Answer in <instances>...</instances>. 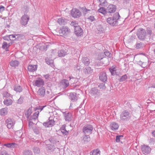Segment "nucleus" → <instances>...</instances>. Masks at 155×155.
<instances>
[{
	"label": "nucleus",
	"instance_id": "603ef678",
	"mask_svg": "<svg viewBox=\"0 0 155 155\" xmlns=\"http://www.w3.org/2000/svg\"><path fill=\"white\" fill-rule=\"evenodd\" d=\"M98 87L100 89H104L106 88L105 84L104 83H101L99 85Z\"/></svg>",
	"mask_w": 155,
	"mask_h": 155
},
{
	"label": "nucleus",
	"instance_id": "6e6552de",
	"mask_svg": "<svg viewBox=\"0 0 155 155\" xmlns=\"http://www.w3.org/2000/svg\"><path fill=\"white\" fill-rule=\"evenodd\" d=\"M63 114L64 116V119L66 121L69 122L72 120L73 117L72 114L71 112L65 111L63 112Z\"/></svg>",
	"mask_w": 155,
	"mask_h": 155
},
{
	"label": "nucleus",
	"instance_id": "e433bc0d",
	"mask_svg": "<svg viewBox=\"0 0 155 155\" xmlns=\"http://www.w3.org/2000/svg\"><path fill=\"white\" fill-rule=\"evenodd\" d=\"M101 54H102L103 55L102 57H100V58L102 59L104 57H105V56H106L107 57L109 56L110 55V53L109 51H107L105 50L104 53L102 52Z\"/></svg>",
	"mask_w": 155,
	"mask_h": 155
},
{
	"label": "nucleus",
	"instance_id": "58836bf2",
	"mask_svg": "<svg viewBox=\"0 0 155 155\" xmlns=\"http://www.w3.org/2000/svg\"><path fill=\"white\" fill-rule=\"evenodd\" d=\"M100 3L99 5L105 6L107 5V2L106 0H99Z\"/></svg>",
	"mask_w": 155,
	"mask_h": 155
},
{
	"label": "nucleus",
	"instance_id": "ea45409f",
	"mask_svg": "<svg viewBox=\"0 0 155 155\" xmlns=\"http://www.w3.org/2000/svg\"><path fill=\"white\" fill-rule=\"evenodd\" d=\"M107 11V9L106 10V9L103 7H101L98 10V12L103 15L105 14Z\"/></svg>",
	"mask_w": 155,
	"mask_h": 155
},
{
	"label": "nucleus",
	"instance_id": "4d7b16f0",
	"mask_svg": "<svg viewBox=\"0 0 155 155\" xmlns=\"http://www.w3.org/2000/svg\"><path fill=\"white\" fill-rule=\"evenodd\" d=\"M87 19L90 20L92 22L95 20V19L93 16H91L87 18Z\"/></svg>",
	"mask_w": 155,
	"mask_h": 155
},
{
	"label": "nucleus",
	"instance_id": "de8ad7c7",
	"mask_svg": "<svg viewBox=\"0 0 155 155\" xmlns=\"http://www.w3.org/2000/svg\"><path fill=\"white\" fill-rule=\"evenodd\" d=\"M2 94L4 97H8L11 96V95L7 91H3Z\"/></svg>",
	"mask_w": 155,
	"mask_h": 155
},
{
	"label": "nucleus",
	"instance_id": "864d4df0",
	"mask_svg": "<svg viewBox=\"0 0 155 155\" xmlns=\"http://www.w3.org/2000/svg\"><path fill=\"white\" fill-rule=\"evenodd\" d=\"M33 151L35 153H38L40 152V150L38 148L35 147H34Z\"/></svg>",
	"mask_w": 155,
	"mask_h": 155
},
{
	"label": "nucleus",
	"instance_id": "4c0bfd02",
	"mask_svg": "<svg viewBox=\"0 0 155 155\" xmlns=\"http://www.w3.org/2000/svg\"><path fill=\"white\" fill-rule=\"evenodd\" d=\"M58 22L60 25H64L66 23L65 20L62 18H60L58 19Z\"/></svg>",
	"mask_w": 155,
	"mask_h": 155
},
{
	"label": "nucleus",
	"instance_id": "49530a36",
	"mask_svg": "<svg viewBox=\"0 0 155 155\" xmlns=\"http://www.w3.org/2000/svg\"><path fill=\"white\" fill-rule=\"evenodd\" d=\"M70 25L74 27V29L75 28L78 27H80L78 24V22L76 21H72L71 22Z\"/></svg>",
	"mask_w": 155,
	"mask_h": 155
},
{
	"label": "nucleus",
	"instance_id": "37998d69",
	"mask_svg": "<svg viewBox=\"0 0 155 155\" xmlns=\"http://www.w3.org/2000/svg\"><path fill=\"white\" fill-rule=\"evenodd\" d=\"M32 151L28 150H25L23 152V155H32Z\"/></svg>",
	"mask_w": 155,
	"mask_h": 155
},
{
	"label": "nucleus",
	"instance_id": "473e14b6",
	"mask_svg": "<svg viewBox=\"0 0 155 155\" xmlns=\"http://www.w3.org/2000/svg\"><path fill=\"white\" fill-rule=\"evenodd\" d=\"M81 10L84 15H86L88 13H89L91 12V9H88L85 7L81 8Z\"/></svg>",
	"mask_w": 155,
	"mask_h": 155
},
{
	"label": "nucleus",
	"instance_id": "338daca9",
	"mask_svg": "<svg viewBox=\"0 0 155 155\" xmlns=\"http://www.w3.org/2000/svg\"><path fill=\"white\" fill-rule=\"evenodd\" d=\"M34 131L36 134H38L39 133V131L35 129L34 130Z\"/></svg>",
	"mask_w": 155,
	"mask_h": 155
},
{
	"label": "nucleus",
	"instance_id": "2eb2a0df",
	"mask_svg": "<svg viewBox=\"0 0 155 155\" xmlns=\"http://www.w3.org/2000/svg\"><path fill=\"white\" fill-rule=\"evenodd\" d=\"M116 6L115 5L111 4L108 6L107 11L108 13H113L116 11Z\"/></svg>",
	"mask_w": 155,
	"mask_h": 155
},
{
	"label": "nucleus",
	"instance_id": "f704fd0d",
	"mask_svg": "<svg viewBox=\"0 0 155 155\" xmlns=\"http://www.w3.org/2000/svg\"><path fill=\"white\" fill-rule=\"evenodd\" d=\"M22 87L19 85H16L14 86V90L16 92H20L22 91Z\"/></svg>",
	"mask_w": 155,
	"mask_h": 155
},
{
	"label": "nucleus",
	"instance_id": "0eeeda50",
	"mask_svg": "<svg viewBox=\"0 0 155 155\" xmlns=\"http://www.w3.org/2000/svg\"><path fill=\"white\" fill-rule=\"evenodd\" d=\"M71 14L73 17L76 18L80 17L81 15V13L79 9L73 8L71 11Z\"/></svg>",
	"mask_w": 155,
	"mask_h": 155
},
{
	"label": "nucleus",
	"instance_id": "5701e85b",
	"mask_svg": "<svg viewBox=\"0 0 155 155\" xmlns=\"http://www.w3.org/2000/svg\"><path fill=\"white\" fill-rule=\"evenodd\" d=\"M47 150L48 152H53L54 150L55 149V147L53 145L48 144L47 145Z\"/></svg>",
	"mask_w": 155,
	"mask_h": 155
},
{
	"label": "nucleus",
	"instance_id": "20e7f679",
	"mask_svg": "<svg viewBox=\"0 0 155 155\" xmlns=\"http://www.w3.org/2000/svg\"><path fill=\"white\" fill-rule=\"evenodd\" d=\"M89 94L95 98H98L102 94L100 91L97 87L92 88L90 91Z\"/></svg>",
	"mask_w": 155,
	"mask_h": 155
},
{
	"label": "nucleus",
	"instance_id": "4be33fe9",
	"mask_svg": "<svg viewBox=\"0 0 155 155\" xmlns=\"http://www.w3.org/2000/svg\"><path fill=\"white\" fill-rule=\"evenodd\" d=\"M100 79L103 82H105L107 80V77L106 73L105 72H101L100 74Z\"/></svg>",
	"mask_w": 155,
	"mask_h": 155
},
{
	"label": "nucleus",
	"instance_id": "f8f14e48",
	"mask_svg": "<svg viewBox=\"0 0 155 155\" xmlns=\"http://www.w3.org/2000/svg\"><path fill=\"white\" fill-rule=\"evenodd\" d=\"M29 19V17L26 15H23L21 18L20 20L21 24L23 25H27Z\"/></svg>",
	"mask_w": 155,
	"mask_h": 155
},
{
	"label": "nucleus",
	"instance_id": "39448f33",
	"mask_svg": "<svg viewBox=\"0 0 155 155\" xmlns=\"http://www.w3.org/2000/svg\"><path fill=\"white\" fill-rule=\"evenodd\" d=\"M93 129V127L91 125L87 124L84 126L82 130L83 132L85 135L89 134H91Z\"/></svg>",
	"mask_w": 155,
	"mask_h": 155
},
{
	"label": "nucleus",
	"instance_id": "a18cd8bd",
	"mask_svg": "<svg viewBox=\"0 0 155 155\" xmlns=\"http://www.w3.org/2000/svg\"><path fill=\"white\" fill-rule=\"evenodd\" d=\"M144 46V45L141 42L137 43L136 44V48L137 49H140Z\"/></svg>",
	"mask_w": 155,
	"mask_h": 155
},
{
	"label": "nucleus",
	"instance_id": "aec40b11",
	"mask_svg": "<svg viewBox=\"0 0 155 155\" xmlns=\"http://www.w3.org/2000/svg\"><path fill=\"white\" fill-rule=\"evenodd\" d=\"M37 65L30 64L28 66V69L30 72H34L37 70Z\"/></svg>",
	"mask_w": 155,
	"mask_h": 155
},
{
	"label": "nucleus",
	"instance_id": "7c9ffc66",
	"mask_svg": "<svg viewBox=\"0 0 155 155\" xmlns=\"http://www.w3.org/2000/svg\"><path fill=\"white\" fill-rule=\"evenodd\" d=\"M100 151L98 148L95 149L90 153V155H100Z\"/></svg>",
	"mask_w": 155,
	"mask_h": 155
},
{
	"label": "nucleus",
	"instance_id": "8fccbe9b",
	"mask_svg": "<svg viewBox=\"0 0 155 155\" xmlns=\"http://www.w3.org/2000/svg\"><path fill=\"white\" fill-rule=\"evenodd\" d=\"M61 132L64 135H67L68 132L65 130V127H63L61 129Z\"/></svg>",
	"mask_w": 155,
	"mask_h": 155
},
{
	"label": "nucleus",
	"instance_id": "9d476101",
	"mask_svg": "<svg viewBox=\"0 0 155 155\" xmlns=\"http://www.w3.org/2000/svg\"><path fill=\"white\" fill-rule=\"evenodd\" d=\"M15 124V121L13 119L9 118L6 120L5 124L8 129L12 128Z\"/></svg>",
	"mask_w": 155,
	"mask_h": 155
},
{
	"label": "nucleus",
	"instance_id": "1a4fd4ad",
	"mask_svg": "<svg viewBox=\"0 0 155 155\" xmlns=\"http://www.w3.org/2000/svg\"><path fill=\"white\" fill-rule=\"evenodd\" d=\"M141 149L142 153L146 155L149 154L151 151V148L148 145H142L141 146Z\"/></svg>",
	"mask_w": 155,
	"mask_h": 155
},
{
	"label": "nucleus",
	"instance_id": "774afa93",
	"mask_svg": "<svg viewBox=\"0 0 155 155\" xmlns=\"http://www.w3.org/2000/svg\"><path fill=\"white\" fill-rule=\"evenodd\" d=\"M77 70H79L80 69V67L78 65H77L76 67Z\"/></svg>",
	"mask_w": 155,
	"mask_h": 155
},
{
	"label": "nucleus",
	"instance_id": "3c124183",
	"mask_svg": "<svg viewBox=\"0 0 155 155\" xmlns=\"http://www.w3.org/2000/svg\"><path fill=\"white\" fill-rule=\"evenodd\" d=\"M69 78L70 79L69 80H71V81L73 83H75V82H76L78 81L77 79L75 78L72 76H70L69 77Z\"/></svg>",
	"mask_w": 155,
	"mask_h": 155
},
{
	"label": "nucleus",
	"instance_id": "dca6fc26",
	"mask_svg": "<svg viewBox=\"0 0 155 155\" xmlns=\"http://www.w3.org/2000/svg\"><path fill=\"white\" fill-rule=\"evenodd\" d=\"M3 146L11 148H17L18 147V145L15 143H5L3 144Z\"/></svg>",
	"mask_w": 155,
	"mask_h": 155
},
{
	"label": "nucleus",
	"instance_id": "412c9836",
	"mask_svg": "<svg viewBox=\"0 0 155 155\" xmlns=\"http://www.w3.org/2000/svg\"><path fill=\"white\" fill-rule=\"evenodd\" d=\"M12 44V43L10 42L7 43L6 42L4 41L2 45V48L3 49H5L6 51H8L9 47Z\"/></svg>",
	"mask_w": 155,
	"mask_h": 155
},
{
	"label": "nucleus",
	"instance_id": "680f3d73",
	"mask_svg": "<svg viewBox=\"0 0 155 155\" xmlns=\"http://www.w3.org/2000/svg\"><path fill=\"white\" fill-rule=\"evenodd\" d=\"M152 31L150 29H147V33L148 35H149L150 36L152 34Z\"/></svg>",
	"mask_w": 155,
	"mask_h": 155
},
{
	"label": "nucleus",
	"instance_id": "a19ab883",
	"mask_svg": "<svg viewBox=\"0 0 155 155\" xmlns=\"http://www.w3.org/2000/svg\"><path fill=\"white\" fill-rule=\"evenodd\" d=\"M84 71L85 74H87L91 72V67H86L84 70Z\"/></svg>",
	"mask_w": 155,
	"mask_h": 155
},
{
	"label": "nucleus",
	"instance_id": "a211bd4d",
	"mask_svg": "<svg viewBox=\"0 0 155 155\" xmlns=\"http://www.w3.org/2000/svg\"><path fill=\"white\" fill-rule=\"evenodd\" d=\"M110 127L112 130H115L118 129L119 125L117 123L113 122L110 124Z\"/></svg>",
	"mask_w": 155,
	"mask_h": 155
},
{
	"label": "nucleus",
	"instance_id": "5fc2aeb1",
	"mask_svg": "<svg viewBox=\"0 0 155 155\" xmlns=\"http://www.w3.org/2000/svg\"><path fill=\"white\" fill-rule=\"evenodd\" d=\"M23 97L21 96L20 98L17 100V103L18 104H22L23 102Z\"/></svg>",
	"mask_w": 155,
	"mask_h": 155
},
{
	"label": "nucleus",
	"instance_id": "bf43d9fd",
	"mask_svg": "<svg viewBox=\"0 0 155 155\" xmlns=\"http://www.w3.org/2000/svg\"><path fill=\"white\" fill-rule=\"evenodd\" d=\"M35 121H34V120H31V119H30L29 121V126H31L33 124H35Z\"/></svg>",
	"mask_w": 155,
	"mask_h": 155
},
{
	"label": "nucleus",
	"instance_id": "0e129e2a",
	"mask_svg": "<svg viewBox=\"0 0 155 155\" xmlns=\"http://www.w3.org/2000/svg\"><path fill=\"white\" fill-rule=\"evenodd\" d=\"M5 8L4 6L2 5L0 6V12H2L5 10Z\"/></svg>",
	"mask_w": 155,
	"mask_h": 155
},
{
	"label": "nucleus",
	"instance_id": "c9c22d12",
	"mask_svg": "<svg viewBox=\"0 0 155 155\" xmlns=\"http://www.w3.org/2000/svg\"><path fill=\"white\" fill-rule=\"evenodd\" d=\"M10 64L11 66L15 67L18 66L19 62L16 60L12 61L10 62Z\"/></svg>",
	"mask_w": 155,
	"mask_h": 155
},
{
	"label": "nucleus",
	"instance_id": "f257e3e1",
	"mask_svg": "<svg viewBox=\"0 0 155 155\" xmlns=\"http://www.w3.org/2000/svg\"><path fill=\"white\" fill-rule=\"evenodd\" d=\"M120 17L119 13L116 12L114 14L112 17L108 18L107 20V22L111 26H117L118 25V21Z\"/></svg>",
	"mask_w": 155,
	"mask_h": 155
},
{
	"label": "nucleus",
	"instance_id": "f3484780",
	"mask_svg": "<svg viewBox=\"0 0 155 155\" xmlns=\"http://www.w3.org/2000/svg\"><path fill=\"white\" fill-rule=\"evenodd\" d=\"M25 137V134H23L21 130H18L15 133V138H21L22 139Z\"/></svg>",
	"mask_w": 155,
	"mask_h": 155
},
{
	"label": "nucleus",
	"instance_id": "7ed1b4c3",
	"mask_svg": "<svg viewBox=\"0 0 155 155\" xmlns=\"http://www.w3.org/2000/svg\"><path fill=\"white\" fill-rule=\"evenodd\" d=\"M147 34L145 30L142 28L138 29L137 32V35L140 40H144L147 36Z\"/></svg>",
	"mask_w": 155,
	"mask_h": 155
},
{
	"label": "nucleus",
	"instance_id": "f03ea898",
	"mask_svg": "<svg viewBox=\"0 0 155 155\" xmlns=\"http://www.w3.org/2000/svg\"><path fill=\"white\" fill-rule=\"evenodd\" d=\"M131 116V114L129 112L126 110H124L120 114V120L123 121H127L130 119Z\"/></svg>",
	"mask_w": 155,
	"mask_h": 155
},
{
	"label": "nucleus",
	"instance_id": "69168bd1",
	"mask_svg": "<svg viewBox=\"0 0 155 155\" xmlns=\"http://www.w3.org/2000/svg\"><path fill=\"white\" fill-rule=\"evenodd\" d=\"M44 77L46 79H47L49 78V75L48 74L44 75Z\"/></svg>",
	"mask_w": 155,
	"mask_h": 155
},
{
	"label": "nucleus",
	"instance_id": "052dcab7",
	"mask_svg": "<svg viewBox=\"0 0 155 155\" xmlns=\"http://www.w3.org/2000/svg\"><path fill=\"white\" fill-rule=\"evenodd\" d=\"M3 38L4 40H7L8 41L10 40L8 35H6L5 36L3 37Z\"/></svg>",
	"mask_w": 155,
	"mask_h": 155
},
{
	"label": "nucleus",
	"instance_id": "a878e982",
	"mask_svg": "<svg viewBox=\"0 0 155 155\" xmlns=\"http://www.w3.org/2000/svg\"><path fill=\"white\" fill-rule=\"evenodd\" d=\"M81 61L86 66H87L90 63L89 59L87 57L83 58Z\"/></svg>",
	"mask_w": 155,
	"mask_h": 155
},
{
	"label": "nucleus",
	"instance_id": "6ab92c4d",
	"mask_svg": "<svg viewBox=\"0 0 155 155\" xmlns=\"http://www.w3.org/2000/svg\"><path fill=\"white\" fill-rule=\"evenodd\" d=\"M38 94L41 97H43L45 94V90L44 87L40 88L38 91Z\"/></svg>",
	"mask_w": 155,
	"mask_h": 155
},
{
	"label": "nucleus",
	"instance_id": "c756f323",
	"mask_svg": "<svg viewBox=\"0 0 155 155\" xmlns=\"http://www.w3.org/2000/svg\"><path fill=\"white\" fill-rule=\"evenodd\" d=\"M70 99L73 101H76L77 100L76 94L75 93H71L70 95Z\"/></svg>",
	"mask_w": 155,
	"mask_h": 155
},
{
	"label": "nucleus",
	"instance_id": "9b49d317",
	"mask_svg": "<svg viewBox=\"0 0 155 155\" xmlns=\"http://www.w3.org/2000/svg\"><path fill=\"white\" fill-rule=\"evenodd\" d=\"M55 121L54 120L53 116L49 117L48 121L43 124V125L46 127H52L54 125Z\"/></svg>",
	"mask_w": 155,
	"mask_h": 155
},
{
	"label": "nucleus",
	"instance_id": "ddd939ff",
	"mask_svg": "<svg viewBox=\"0 0 155 155\" xmlns=\"http://www.w3.org/2000/svg\"><path fill=\"white\" fill-rule=\"evenodd\" d=\"M74 31L75 34L78 36H81L83 34V30L80 26L75 28Z\"/></svg>",
	"mask_w": 155,
	"mask_h": 155
},
{
	"label": "nucleus",
	"instance_id": "09e8293b",
	"mask_svg": "<svg viewBox=\"0 0 155 155\" xmlns=\"http://www.w3.org/2000/svg\"><path fill=\"white\" fill-rule=\"evenodd\" d=\"M127 76L126 74H125L122 76L119 79V81L120 82H123L125 81L127 79Z\"/></svg>",
	"mask_w": 155,
	"mask_h": 155
},
{
	"label": "nucleus",
	"instance_id": "6e6d98bb",
	"mask_svg": "<svg viewBox=\"0 0 155 155\" xmlns=\"http://www.w3.org/2000/svg\"><path fill=\"white\" fill-rule=\"evenodd\" d=\"M122 135H118L116 137V141L117 142H119L120 140V137H123Z\"/></svg>",
	"mask_w": 155,
	"mask_h": 155
},
{
	"label": "nucleus",
	"instance_id": "bb28decb",
	"mask_svg": "<svg viewBox=\"0 0 155 155\" xmlns=\"http://www.w3.org/2000/svg\"><path fill=\"white\" fill-rule=\"evenodd\" d=\"M61 84L63 86L64 88L68 87L69 85V81L66 79H63L61 81Z\"/></svg>",
	"mask_w": 155,
	"mask_h": 155
},
{
	"label": "nucleus",
	"instance_id": "c85d7f7f",
	"mask_svg": "<svg viewBox=\"0 0 155 155\" xmlns=\"http://www.w3.org/2000/svg\"><path fill=\"white\" fill-rule=\"evenodd\" d=\"M3 103L5 105L7 106H8L11 105L13 101L10 99H6L4 101Z\"/></svg>",
	"mask_w": 155,
	"mask_h": 155
},
{
	"label": "nucleus",
	"instance_id": "b1692460",
	"mask_svg": "<svg viewBox=\"0 0 155 155\" xmlns=\"http://www.w3.org/2000/svg\"><path fill=\"white\" fill-rule=\"evenodd\" d=\"M8 112V109L7 107L2 108L0 110V115L2 116L6 115Z\"/></svg>",
	"mask_w": 155,
	"mask_h": 155
},
{
	"label": "nucleus",
	"instance_id": "c03bdc74",
	"mask_svg": "<svg viewBox=\"0 0 155 155\" xmlns=\"http://www.w3.org/2000/svg\"><path fill=\"white\" fill-rule=\"evenodd\" d=\"M31 113V109L29 108L25 112V115L27 118H28Z\"/></svg>",
	"mask_w": 155,
	"mask_h": 155
},
{
	"label": "nucleus",
	"instance_id": "2f4dec72",
	"mask_svg": "<svg viewBox=\"0 0 155 155\" xmlns=\"http://www.w3.org/2000/svg\"><path fill=\"white\" fill-rule=\"evenodd\" d=\"M117 70L116 68L114 67H112L109 68V71L111 74L113 75L118 74V73L116 71Z\"/></svg>",
	"mask_w": 155,
	"mask_h": 155
},
{
	"label": "nucleus",
	"instance_id": "423d86ee",
	"mask_svg": "<svg viewBox=\"0 0 155 155\" xmlns=\"http://www.w3.org/2000/svg\"><path fill=\"white\" fill-rule=\"evenodd\" d=\"M70 30L67 27H63L59 31V33L61 36H66L70 34Z\"/></svg>",
	"mask_w": 155,
	"mask_h": 155
},
{
	"label": "nucleus",
	"instance_id": "72a5a7b5",
	"mask_svg": "<svg viewBox=\"0 0 155 155\" xmlns=\"http://www.w3.org/2000/svg\"><path fill=\"white\" fill-rule=\"evenodd\" d=\"M45 60L47 64L50 65L52 67H54L53 64V60L49 59L48 58H46Z\"/></svg>",
	"mask_w": 155,
	"mask_h": 155
},
{
	"label": "nucleus",
	"instance_id": "393cba45",
	"mask_svg": "<svg viewBox=\"0 0 155 155\" xmlns=\"http://www.w3.org/2000/svg\"><path fill=\"white\" fill-rule=\"evenodd\" d=\"M39 114V112L38 111H37L35 112L32 116L31 118L30 119L31 120H34V121L38 120Z\"/></svg>",
	"mask_w": 155,
	"mask_h": 155
},
{
	"label": "nucleus",
	"instance_id": "e2e57ef3",
	"mask_svg": "<svg viewBox=\"0 0 155 155\" xmlns=\"http://www.w3.org/2000/svg\"><path fill=\"white\" fill-rule=\"evenodd\" d=\"M46 106H39L38 108V110H40V111H41Z\"/></svg>",
	"mask_w": 155,
	"mask_h": 155
},
{
	"label": "nucleus",
	"instance_id": "4468645a",
	"mask_svg": "<svg viewBox=\"0 0 155 155\" xmlns=\"http://www.w3.org/2000/svg\"><path fill=\"white\" fill-rule=\"evenodd\" d=\"M44 84V81L41 78H38L37 80L35 81L34 85L38 87H39Z\"/></svg>",
	"mask_w": 155,
	"mask_h": 155
},
{
	"label": "nucleus",
	"instance_id": "13d9d810",
	"mask_svg": "<svg viewBox=\"0 0 155 155\" xmlns=\"http://www.w3.org/2000/svg\"><path fill=\"white\" fill-rule=\"evenodd\" d=\"M8 36L10 41L13 40V39L15 38V36L14 35H11Z\"/></svg>",
	"mask_w": 155,
	"mask_h": 155
},
{
	"label": "nucleus",
	"instance_id": "79ce46f5",
	"mask_svg": "<svg viewBox=\"0 0 155 155\" xmlns=\"http://www.w3.org/2000/svg\"><path fill=\"white\" fill-rule=\"evenodd\" d=\"M90 138L89 135H85L83 137V140L84 141V143H86L90 141Z\"/></svg>",
	"mask_w": 155,
	"mask_h": 155
},
{
	"label": "nucleus",
	"instance_id": "cd10ccee",
	"mask_svg": "<svg viewBox=\"0 0 155 155\" xmlns=\"http://www.w3.org/2000/svg\"><path fill=\"white\" fill-rule=\"evenodd\" d=\"M67 53L64 50H61L58 52V55L59 57H63L67 55Z\"/></svg>",
	"mask_w": 155,
	"mask_h": 155
}]
</instances>
